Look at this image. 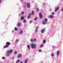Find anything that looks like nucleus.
<instances>
[{
    "instance_id": "obj_1",
    "label": "nucleus",
    "mask_w": 63,
    "mask_h": 63,
    "mask_svg": "<svg viewBox=\"0 0 63 63\" xmlns=\"http://www.w3.org/2000/svg\"><path fill=\"white\" fill-rule=\"evenodd\" d=\"M31 47L32 48V49H34V48H36V45L35 44H32L31 45Z\"/></svg>"
},
{
    "instance_id": "obj_2",
    "label": "nucleus",
    "mask_w": 63,
    "mask_h": 63,
    "mask_svg": "<svg viewBox=\"0 0 63 63\" xmlns=\"http://www.w3.org/2000/svg\"><path fill=\"white\" fill-rule=\"evenodd\" d=\"M7 52H8L9 53L11 54V53H12V52H13V50H11L7 51Z\"/></svg>"
},
{
    "instance_id": "obj_3",
    "label": "nucleus",
    "mask_w": 63,
    "mask_h": 63,
    "mask_svg": "<svg viewBox=\"0 0 63 63\" xmlns=\"http://www.w3.org/2000/svg\"><path fill=\"white\" fill-rule=\"evenodd\" d=\"M27 6L28 8L30 7V5L29 3H27Z\"/></svg>"
},
{
    "instance_id": "obj_4",
    "label": "nucleus",
    "mask_w": 63,
    "mask_h": 63,
    "mask_svg": "<svg viewBox=\"0 0 63 63\" xmlns=\"http://www.w3.org/2000/svg\"><path fill=\"white\" fill-rule=\"evenodd\" d=\"M39 28V27L38 26L35 29V32L37 33L38 32V29Z\"/></svg>"
},
{
    "instance_id": "obj_5",
    "label": "nucleus",
    "mask_w": 63,
    "mask_h": 63,
    "mask_svg": "<svg viewBox=\"0 0 63 63\" xmlns=\"http://www.w3.org/2000/svg\"><path fill=\"white\" fill-rule=\"evenodd\" d=\"M45 32V29H43L41 31V32L42 33H44Z\"/></svg>"
},
{
    "instance_id": "obj_6",
    "label": "nucleus",
    "mask_w": 63,
    "mask_h": 63,
    "mask_svg": "<svg viewBox=\"0 0 63 63\" xmlns=\"http://www.w3.org/2000/svg\"><path fill=\"white\" fill-rule=\"evenodd\" d=\"M21 54H18L17 56V58H20L21 57V56H22Z\"/></svg>"
},
{
    "instance_id": "obj_7",
    "label": "nucleus",
    "mask_w": 63,
    "mask_h": 63,
    "mask_svg": "<svg viewBox=\"0 0 63 63\" xmlns=\"http://www.w3.org/2000/svg\"><path fill=\"white\" fill-rule=\"evenodd\" d=\"M39 17H40V18H42L43 17V16L42 15L41 13H40L39 14Z\"/></svg>"
},
{
    "instance_id": "obj_8",
    "label": "nucleus",
    "mask_w": 63,
    "mask_h": 63,
    "mask_svg": "<svg viewBox=\"0 0 63 63\" xmlns=\"http://www.w3.org/2000/svg\"><path fill=\"white\" fill-rule=\"evenodd\" d=\"M22 33H23V31L21 30H20L19 33V34H22Z\"/></svg>"
},
{
    "instance_id": "obj_9",
    "label": "nucleus",
    "mask_w": 63,
    "mask_h": 63,
    "mask_svg": "<svg viewBox=\"0 0 63 63\" xmlns=\"http://www.w3.org/2000/svg\"><path fill=\"white\" fill-rule=\"evenodd\" d=\"M10 44L11 43L9 42H7L6 43V45H7V46H10Z\"/></svg>"
},
{
    "instance_id": "obj_10",
    "label": "nucleus",
    "mask_w": 63,
    "mask_h": 63,
    "mask_svg": "<svg viewBox=\"0 0 63 63\" xmlns=\"http://www.w3.org/2000/svg\"><path fill=\"white\" fill-rule=\"evenodd\" d=\"M27 47L28 48L29 50H30V46L29 45H28L27 46Z\"/></svg>"
},
{
    "instance_id": "obj_11",
    "label": "nucleus",
    "mask_w": 63,
    "mask_h": 63,
    "mask_svg": "<svg viewBox=\"0 0 63 63\" xmlns=\"http://www.w3.org/2000/svg\"><path fill=\"white\" fill-rule=\"evenodd\" d=\"M9 47V46L6 45L4 46L3 47V48H7V47Z\"/></svg>"
},
{
    "instance_id": "obj_12",
    "label": "nucleus",
    "mask_w": 63,
    "mask_h": 63,
    "mask_svg": "<svg viewBox=\"0 0 63 63\" xmlns=\"http://www.w3.org/2000/svg\"><path fill=\"white\" fill-rule=\"evenodd\" d=\"M59 52H60V51H59L58 50L57 51L56 54L57 55V56L58 55H59Z\"/></svg>"
},
{
    "instance_id": "obj_13",
    "label": "nucleus",
    "mask_w": 63,
    "mask_h": 63,
    "mask_svg": "<svg viewBox=\"0 0 63 63\" xmlns=\"http://www.w3.org/2000/svg\"><path fill=\"white\" fill-rule=\"evenodd\" d=\"M7 53V56L9 57V55H10V54L8 52H7V51L6 52Z\"/></svg>"
},
{
    "instance_id": "obj_14",
    "label": "nucleus",
    "mask_w": 63,
    "mask_h": 63,
    "mask_svg": "<svg viewBox=\"0 0 63 63\" xmlns=\"http://www.w3.org/2000/svg\"><path fill=\"white\" fill-rule=\"evenodd\" d=\"M42 22L43 24H46V23H47V22L46 21H43Z\"/></svg>"
},
{
    "instance_id": "obj_15",
    "label": "nucleus",
    "mask_w": 63,
    "mask_h": 63,
    "mask_svg": "<svg viewBox=\"0 0 63 63\" xmlns=\"http://www.w3.org/2000/svg\"><path fill=\"white\" fill-rule=\"evenodd\" d=\"M46 40H44L43 41V44H44L46 43Z\"/></svg>"
},
{
    "instance_id": "obj_16",
    "label": "nucleus",
    "mask_w": 63,
    "mask_h": 63,
    "mask_svg": "<svg viewBox=\"0 0 63 63\" xmlns=\"http://www.w3.org/2000/svg\"><path fill=\"white\" fill-rule=\"evenodd\" d=\"M32 15L34 16V11H32Z\"/></svg>"
},
{
    "instance_id": "obj_17",
    "label": "nucleus",
    "mask_w": 63,
    "mask_h": 63,
    "mask_svg": "<svg viewBox=\"0 0 63 63\" xmlns=\"http://www.w3.org/2000/svg\"><path fill=\"white\" fill-rule=\"evenodd\" d=\"M23 23H26V19H24L23 21Z\"/></svg>"
},
{
    "instance_id": "obj_18",
    "label": "nucleus",
    "mask_w": 63,
    "mask_h": 63,
    "mask_svg": "<svg viewBox=\"0 0 63 63\" xmlns=\"http://www.w3.org/2000/svg\"><path fill=\"white\" fill-rule=\"evenodd\" d=\"M24 17H23V16H22L21 18V19L22 20H23L24 19Z\"/></svg>"
},
{
    "instance_id": "obj_19",
    "label": "nucleus",
    "mask_w": 63,
    "mask_h": 63,
    "mask_svg": "<svg viewBox=\"0 0 63 63\" xmlns=\"http://www.w3.org/2000/svg\"><path fill=\"white\" fill-rule=\"evenodd\" d=\"M59 10V8H56L55 10V11L56 12L57 11H58V10Z\"/></svg>"
},
{
    "instance_id": "obj_20",
    "label": "nucleus",
    "mask_w": 63,
    "mask_h": 63,
    "mask_svg": "<svg viewBox=\"0 0 63 63\" xmlns=\"http://www.w3.org/2000/svg\"><path fill=\"white\" fill-rule=\"evenodd\" d=\"M50 18H53V16L52 15H51L49 16Z\"/></svg>"
},
{
    "instance_id": "obj_21",
    "label": "nucleus",
    "mask_w": 63,
    "mask_h": 63,
    "mask_svg": "<svg viewBox=\"0 0 63 63\" xmlns=\"http://www.w3.org/2000/svg\"><path fill=\"white\" fill-rule=\"evenodd\" d=\"M20 61V60H18L17 61H16V63H19V62Z\"/></svg>"
},
{
    "instance_id": "obj_22",
    "label": "nucleus",
    "mask_w": 63,
    "mask_h": 63,
    "mask_svg": "<svg viewBox=\"0 0 63 63\" xmlns=\"http://www.w3.org/2000/svg\"><path fill=\"white\" fill-rule=\"evenodd\" d=\"M28 61V60L27 59H26L25 61V63H27Z\"/></svg>"
},
{
    "instance_id": "obj_23",
    "label": "nucleus",
    "mask_w": 63,
    "mask_h": 63,
    "mask_svg": "<svg viewBox=\"0 0 63 63\" xmlns=\"http://www.w3.org/2000/svg\"><path fill=\"white\" fill-rule=\"evenodd\" d=\"M17 25L18 26H20V23H18V24Z\"/></svg>"
},
{
    "instance_id": "obj_24",
    "label": "nucleus",
    "mask_w": 63,
    "mask_h": 63,
    "mask_svg": "<svg viewBox=\"0 0 63 63\" xmlns=\"http://www.w3.org/2000/svg\"><path fill=\"white\" fill-rule=\"evenodd\" d=\"M1 59L3 60H4L5 59V57H2L1 58Z\"/></svg>"
},
{
    "instance_id": "obj_25",
    "label": "nucleus",
    "mask_w": 63,
    "mask_h": 63,
    "mask_svg": "<svg viewBox=\"0 0 63 63\" xmlns=\"http://www.w3.org/2000/svg\"><path fill=\"white\" fill-rule=\"evenodd\" d=\"M44 21H46V22H47V18H46L44 19Z\"/></svg>"
},
{
    "instance_id": "obj_26",
    "label": "nucleus",
    "mask_w": 63,
    "mask_h": 63,
    "mask_svg": "<svg viewBox=\"0 0 63 63\" xmlns=\"http://www.w3.org/2000/svg\"><path fill=\"white\" fill-rule=\"evenodd\" d=\"M51 56H54V54H53L52 53L51 54Z\"/></svg>"
},
{
    "instance_id": "obj_27",
    "label": "nucleus",
    "mask_w": 63,
    "mask_h": 63,
    "mask_svg": "<svg viewBox=\"0 0 63 63\" xmlns=\"http://www.w3.org/2000/svg\"><path fill=\"white\" fill-rule=\"evenodd\" d=\"M14 29L15 31H17V30L16 27H15L14 28Z\"/></svg>"
},
{
    "instance_id": "obj_28",
    "label": "nucleus",
    "mask_w": 63,
    "mask_h": 63,
    "mask_svg": "<svg viewBox=\"0 0 63 63\" xmlns=\"http://www.w3.org/2000/svg\"><path fill=\"white\" fill-rule=\"evenodd\" d=\"M43 46H44V45L43 44H41L40 46V47L41 48L42 47H43Z\"/></svg>"
},
{
    "instance_id": "obj_29",
    "label": "nucleus",
    "mask_w": 63,
    "mask_h": 63,
    "mask_svg": "<svg viewBox=\"0 0 63 63\" xmlns=\"http://www.w3.org/2000/svg\"><path fill=\"white\" fill-rule=\"evenodd\" d=\"M33 39H30V41L31 42H33Z\"/></svg>"
},
{
    "instance_id": "obj_30",
    "label": "nucleus",
    "mask_w": 63,
    "mask_h": 63,
    "mask_svg": "<svg viewBox=\"0 0 63 63\" xmlns=\"http://www.w3.org/2000/svg\"><path fill=\"white\" fill-rule=\"evenodd\" d=\"M37 19V17H36L35 18L34 20H36Z\"/></svg>"
},
{
    "instance_id": "obj_31",
    "label": "nucleus",
    "mask_w": 63,
    "mask_h": 63,
    "mask_svg": "<svg viewBox=\"0 0 63 63\" xmlns=\"http://www.w3.org/2000/svg\"><path fill=\"white\" fill-rule=\"evenodd\" d=\"M19 41V39H16V42H18Z\"/></svg>"
},
{
    "instance_id": "obj_32",
    "label": "nucleus",
    "mask_w": 63,
    "mask_h": 63,
    "mask_svg": "<svg viewBox=\"0 0 63 63\" xmlns=\"http://www.w3.org/2000/svg\"><path fill=\"white\" fill-rule=\"evenodd\" d=\"M33 41H34V42H36V39H34L33 40Z\"/></svg>"
},
{
    "instance_id": "obj_33",
    "label": "nucleus",
    "mask_w": 63,
    "mask_h": 63,
    "mask_svg": "<svg viewBox=\"0 0 63 63\" xmlns=\"http://www.w3.org/2000/svg\"><path fill=\"white\" fill-rule=\"evenodd\" d=\"M32 22V21L30 20V22H29L30 23H31Z\"/></svg>"
},
{
    "instance_id": "obj_34",
    "label": "nucleus",
    "mask_w": 63,
    "mask_h": 63,
    "mask_svg": "<svg viewBox=\"0 0 63 63\" xmlns=\"http://www.w3.org/2000/svg\"><path fill=\"white\" fill-rule=\"evenodd\" d=\"M14 58H14V57H12L11 58V59H13V60L14 59Z\"/></svg>"
},
{
    "instance_id": "obj_35",
    "label": "nucleus",
    "mask_w": 63,
    "mask_h": 63,
    "mask_svg": "<svg viewBox=\"0 0 63 63\" xmlns=\"http://www.w3.org/2000/svg\"><path fill=\"white\" fill-rule=\"evenodd\" d=\"M17 53V52L16 51L14 52V54H16Z\"/></svg>"
},
{
    "instance_id": "obj_36",
    "label": "nucleus",
    "mask_w": 63,
    "mask_h": 63,
    "mask_svg": "<svg viewBox=\"0 0 63 63\" xmlns=\"http://www.w3.org/2000/svg\"><path fill=\"white\" fill-rule=\"evenodd\" d=\"M22 15H23L24 14V12H22Z\"/></svg>"
},
{
    "instance_id": "obj_37",
    "label": "nucleus",
    "mask_w": 63,
    "mask_h": 63,
    "mask_svg": "<svg viewBox=\"0 0 63 63\" xmlns=\"http://www.w3.org/2000/svg\"><path fill=\"white\" fill-rule=\"evenodd\" d=\"M28 18H30V16H28Z\"/></svg>"
},
{
    "instance_id": "obj_38",
    "label": "nucleus",
    "mask_w": 63,
    "mask_h": 63,
    "mask_svg": "<svg viewBox=\"0 0 63 63\" xmlns=\"http://www.w3.org/2000/svg\"><path fill=\"white\" fill-rule=\"evenodd\" d=\"M39 9H38V8H37L36 9V11H37V12H38V11H39Z\"/></svg>"
},
{
    "instance_id": "obj_39",
    "label": "nucleus",
    "mask_w": 63,
    "mask_h": 63,
    "mask_svg": "<svg viewBox=\"0 0 63 63\" xmlns=\"http://www.w3.org/2000/svg\"><path fill=\"white\" fill-rule=\"evenodd\" d=\"M52 14L53 15H54V12H52Z\"/></svg>"
},
{
    "instance_id": "obj_40",
    "label": "nucleus",
    "mask_w": 63,
    "mask_h": 63,
    "mask_svg": "<svg viewBox=\"0 0 63 63\" xmlns=\"http://www.w3.org/2000/svg\"><path fill=\"white\" fill-rule=\"evenodd\" d=\"M43 5H44V6H45V5H46V3H43Z\"/></svg>"
},
{
    "instance_id": "obj_41",
    "label": "nucleus",
    "mask_w": 63,
    "mask_h": 63,
    "mask_svg": "<svg viewBox=\"0 0 63 63\" xmlns=\"http://www.w3.org/2000/svg\"><path fill=\"white\" fill-rule=\"evenodd\" d=\"M14 30H13L12 31V33H14Z\"/></svg>"
},
{
    "instance_id": "obj_42",
    "label": "nucleus",
    "mask_w": 63,
    "mask_h": 63,
    "mask_svg": "<svg viewBox=\"0 0 63 63\" xmlns=\"http://www.w3.org/2000/svg\"><path fill=\"white\" fill-rule=\"evenodd\" d=\"M39 52H41V51H42V50H39Z\"/></svg>"
},
{
    "instance_id": "obj_43",
    "label": "nucleus",
    "mask_w": 63,
    "mask_h": 63,
    "mask_svg": "<svg viewBox=\"0 0 63 63\" xmlns=\"http://www.w3.org/2000/svg\"><path fill=\"white\" fill-rule=\"evenodd\" d=\"M31 13H30L29 14V16H31Z\"/></svg>"
},
{
    "instance_id": "obj_44",
    "label": "nucleus",
    "mask_w": 63,
    "mask_h": 63,
    "mask_svg": "<svg viewBox=\"0 0 63 63\" xmlns=\"http://www.w3.org/2000/svg\"><path fill=\"white\" fill-rule=\"evenodd\" d=\"M26 17V16L25 15L24 16V17H25H25Z\"/></svg>"
},
{
    "instance_id": "obj_45",
    "label": "nucleus",
    "mask_w": 63,
    "mask_h": 63,
    "mask_svg": "<svg viewBox=\"0 0 63 63\" xmlns=\"http://www.w3.org/2000/svg\"><path fill=\"white\" fill-rule=\"evenodd\" d=\"M62 11H63V8H62L61 9Z\"/></svg>"
},
{
    "instance_id": "obj_46",
    "label": "nucleus",
    "mask_w": 63,
    "mask_h": 63,
    "mask_svg": "<svg viewBox=\"0 0 63 63\" xmlns=\"http://www.w3.org/2000/svg\"><path fill=\"white\" fill-rule=\"evenodd\" d=\"M53 48H54V47H54V46H53Z\"/></svg>"
},
{
    "instance_id": "obj_47",
    "label": "nucleus",
    "mask_w": 63,
    "mask_h": 63,
    "mask_svg": "<svg viewBox=\"0 0 63 63\" xmlns=\"http://www.w3.org/2000/svg\"><path fill=\"white\" fill-rule=\"evenodd\" d=\"M1 0H0V4L1 3Z\"/></svg>"
},
{
    "instance_id": "obj_48",
    "label": "nucleus",
    "mask_w": 63,
    "mask_h": 63,
    "mask_svg": "<svg viewBox=\"0 0 63 63\" xmlns=\"http://www.w3.org/2000/svg\"><path fill=\"white\" fill-rule=\"evenodd\" d=\"M21 2H22L23 0H21Z\"/></svg>"
},
{
    "instance_id": "obj_49",
    "label": "nucleus",
    "mask_w": 63,
    "mask_h": 63,
    "mask_svg": "<svg viewBox=\"0 0 63 63\" xmlns=\"http://www.w3.org/2000/svg\"><path fill=\"white\" fill-rule=\"evenodd\" d=\"M36 7H37V6H35V8H36Z\"/></svg>"
},
{
    "instance_id": "obj_50",
    "label": "nucleus",
    "mask_w": 63,
    "mask_h": 63,
    "mask_svg": "<svg viewBox=\"0 0 63 63\" xmlns=\"http://www.w3.org/2000/svg\"><path fill=\"white\" fill-rule=\"evenodd\" d=\"M18 5V4L17 3V5Z\"/></svg>"
},
{
    "instance_id": "obj_51",
    "label": "nucleus",
    "mask_w": 63,
    "mask_h": 63,
    "mask_svg": "<svg viewBox=\"0 0 63 63\" xmlns=\"http://www.w3.org/2000/svg\"><path fill=\"white\" fill-rule=\"evenodd\" d=\"M57 8H58V7Z\"/></svg>"
}]
</instances>
